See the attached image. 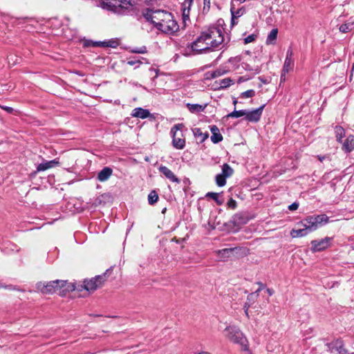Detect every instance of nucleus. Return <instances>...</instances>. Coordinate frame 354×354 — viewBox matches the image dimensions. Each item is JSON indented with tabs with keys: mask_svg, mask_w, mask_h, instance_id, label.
Here are the masks:
<instances>
[{
	"mask_svg": "<svg viewBox=\"0 0 354 354\" xmlns=\"http://www.w3.org/2000/svg\"><path fill=\"white\" fill-rule=\"evenodd\" d=\"M245 352V354H251L250 351H249V349L248 348V351H244Z\"/></svg>",
	"mask_w": 354,
	"mask_h": 354,
	"instance_id": "5fc2aeb1",
	"label": "nucleus"
},
{
	"mask_svg": "<svg viewBox=\"0 0 354 354\" xmlns=\"http://www.w3.org/2000/svg\"><path fill=\"white\" fill-rule=\"evenodd\" d=\"M256 36L254 35H248L244 39L245 44L252 42L255 40Z\"/></svg>",
	"mask_w": 354,
	"mask_h": 354,
	"instance_id": "37998d69",
	"label": "nucleus"
},
{
	"mask_svg": "<svg viewBox=\"0 0 354 354\" xmlns=\"http://www.w3.org/2000/svg\"><path fill=\"white\" fill-rule=\"evenodd\" d=\"M127 64H129V65H130V66H133V65H135V64H141V63H142V61H141L140 59H136V58H134V59H129V60L127 61ZM138 66H139V65H138V66H136V68H137V67H138Z\"/></svg>",
	"mask_w": 354,
	"mask_h": 354,
	"instance_id": "ea45409f",
	"label": "nucleus"
},
{
	"mask_svg": "<svg viewBox=\"0 0 354 354\" xmlns=\"http://www.w3.org/2000/svg\"><path fill=\"white\" fill-rule=\"evenodd\" d=\"M219 81H216L214 84L212 85V87L214 88V87H216L218 86Z\"/></svg>",
	"mask_w": 354,
	"mask_h": 354,
	"instance_id": "603ef678",
	"label": "nucleus"
},
{
	"mask_svg": "<svg viewBox=\"0 0 354 354\" xmlns=\"http://www.w3.org/2000/svg\"><path fill=\"white\" fill-rule=\"evenodd\" d=\"M88 354H95V353H88Z\"/></svg>",
	"mask_w": 354,
	"mask_h": 354,
	"instance_id": "052dcab7",
	"label": "nucleus"
},
{
	"mask_svg": "<svg viewBox=\"0 0 354 354\" xmlns=\"http://www.w3.org/2000/svg\"><path fill=\"white\" fill-rule=\"evenodd\" d=\"M319 159L320 161H323V160L324 159V157H319Z\"/></svg>",
	"mask_w": 354,
	"mask_h": 354,
	"instance_id": "4d7b16f0",
	"label": "nucleus"
},
{
	"mask_svg": "<svg viewBox=\"0 0 354 354\" xmlns=\"http://www.w3.org/2000/svg\"><path fill=\"white\" fill-rule=\"evenodd\" d=\"M313 219L312 216H308L300 222V225L306 227L310 232L315 231L317 228Z\"/></svg>",
	"mask_w": 354,
	"mask_h": 354,
	"instance_id": "6ab92c4d",
	"label": "nucleus"
},
{
	"mask_svg": "<svg viewBox=\"0 0 354 354\" xmlns=\"http://www.w3.org/2000/svg\"><path fill=\"white\" fill-rule=\"evenodd\" d=\"M259 297V294L257 292L250 293L247 298V301L248 304H250V306L254 303L257 298Z\"/></svg>",
	"mask_w": 354,
	"mask_h": 354,
	"instance_id": "4c0bfd02",
	"label": "nucleus"
},
{
	"mask_svg": "<svg viewBox=\"0 0 354 354\" xmlns=\"http://www.w3.org/2000/svg\"><path fill=\"white\" fill-rule=\"evenodd\" d=\"M207 105V104L202 105V104H190V103H187L186 104L188 110L192 113H197L203 112L205 109Z\"/></svg>",
	"mask_w": 354,
	"mask_h": 354,
	"instance_id": "4be33fe9",
	"label": "nucleus"
},
{
	"mask_svg": "<svg viewBox=\"0 0 354 354\" xmlns=\"http://www.w3.org/2000/svg\"><path fill=\"white\" fill-rule=\"evenodd\" d=\"M105 281L104 275H98L89 280L84 281V288L88 292H93Z\"/></svg>",
	"mask_w": 354,
	"mask_h": 354,
	"instance_id": "39448f33",
	"label": "nucleus"
},
{
	"mask_svg": "<svg viewBox=\"0 0 354 354\" xmlns=\"http://www.w3.org/2000/svg\"><path fill=\"white\" fill-rule=\"evenodd\" d=\"M246 113H247V110H239V111L234 110L232 113H229L227 115V117L228 118H240L241 116L245 117Z\"/></svg>",
	"mask_w": 354,
	"mask_h": 354,
	"instance_id": "72a5a7b5",
	"label": "nucleus"
},
{
	"mask_svg": "<svg viewBox=\"0 0 354 354\" xmlns=\"http://www.w3.org/2000/svg\"><path fill=\"white\" fill-rule=\"evenodd\" d=\"M192 2L193 0H185V1L182 3V17L185 23L189 19V12Z\"/></svg>",
	"mask_w": 354,
	"mask_h": 354,
	"instance_id": "f8f14e48",
	"label": "nucleus"
},
{
	"mask_svg": "<svg viewBox=\"0 0 354 354\" xmlns=\"http://www.w3.org/2000/svg\"><path fill=\"white\" fill-rule=\"evenodd\" d=\"M336 140L339 142H342V139L345 136L344 129L339 126H336L335 128Z\"/></svg>",
	"mask_w": 354,
	"mask_h": 354,
	"instance_id": "c85d7f7f",
	"label": "nucleus"
},
{
	"mask_svg": "<svg viewBox=\"0 0 354 354\" xmlns=\"http://www.w3.org/2000/svg\"><path fill=\"white\" fill-rule=\"evenodd\" d=\"M226 178L222 174H217L216 176V183L218 187H223L226 184Z\"/></svg>",
	"mask_w": 354,
	"mask_h": 354,
	"instance_id": "c9c22d12",
	"label": "nucleus"
},
{
	"mask_svg": "<svg viewBox=\"0 0 354 354\" xmlns=\"http://www.w3.org/2000/svg\"><path fill=\"white\" fill-rule=\"evenodd\" d=\"M248 221V218L243 213H237L232 217V222L235 225L245 224Z\"/></svg>",
	"mask_w": 354,
	"mask_h": 354,
	"instance_id": "5701e85b",
	"label": "nucleus"
},
{
	"mask_svg": "<svg viewBox=\"0 0 354 354\" xmlns=\"http://www.w3.org/2000/svg\"><path fill=\"white\" fill-rule=\"evenodd\" d=\"M100 6L118 15L126 14L131 6L127 0H102Z\"/></svg>",
	"mask_w": 354,
	"mask_h": 354,
	"instance_id": "7ed1b4c3",
	"label": "nucleus"
},
{
	"mask_svg": "<svg viewBox=\"0 0 354 354\" xmlns=\"http://www.w3.org/2000/svg\"><path fill=\"white\" fill-rule=\"evenodd\" d=\"M255 95V91L252 89L248 90L241 93L240 97L241 98H249L252 97Z\"/></svg>",
	"mask_w": 354,
	"mask_h": 354,
	"instance_id": "e433bc0d",
	"label": "nucleus"
},
{
	"mask_svg": "<svg viewBox=\"0 0 354 354\" xmlns=\"http://www.w3.org/2000/svg\"><path fill=\"white\" fill-rule=\"evenodd\" d=\"M244 10L242 9H239L236 11H234L233 8H231L232 13V24L234 25L237 23L235 20L240 17L243 14Z\"/></svg>",
	"mask_w": 354,
	"mask_h": 354,
	"instance_id": "2f4dec72",
	"label": "nucleus"
},
{
	"mask_svg": "<svg viewBox=\"0 0 354 354\" xmlns=\"http://www.w3.org/2000/svg\"><path fill=\"white\" fill-rule=\"evenodd\" d=\"M236 103H237V100H234L233 101V104H234V105H236Z\"/></svg>",
	"mask_w": 354,
	"mask_h": 354,
	"instance_id": "bf43d9fd",
	"label": "nucleus"
},
{
	"mask_svg": "<svg viewBox=\"0 0 354 354\" xmlns=\"http://www.w3.org/2000/svg\"><path fill=\"white\" fill-rule=\"evenodd\" d=\"M310 232L306 227H303V228L292 230L290 234L293 238H297L304 236Z\"/></svg>",
	"mask_w": 354,
	"mask_h": 354,
	"instance_id": "393cba45",
	"label": "nucleus"
},
{
	"mask_svg": "<svg viewBox=\"0 0 354 354\" xmlns=\"http://www.w3.org/2000/svg\"><path fill=\"white\" fill-rule=\"evenodd\" d=\"M223 73L221 71V70H216V71L212 72L211 76L212 78H216V77H218L222 75Z\"/></svg>",
	"mask_w": 354,
	"mask_h": 354,
	"instance_id": "49530a36",
	"label": "nucleus"
},
{
	"mask_svg": "<svg viewBox=\"0 0 354 354\" xmlns=\"http://www.w3.org/2000/svg\"><path fill=\"white\" fill-rule=\"evenodd\" d=\"M113 170L109 167H104L97 174V179L100 182L106 181L112 175Z\"/></svg>",
	"mask_w": 354,
	"mask_h": 354,
	"instance_id": "dca6fc26",
	"label": "nucleus"
},
{
	"mask_svg": "<svg viewBox=\"0 0 354 354\" xmlns=\"http://www.w3.org/2000/svg\"><path fill=\"white\" fill-rule=\"evenodd\" d=\"M240 252L245 254V249L241 247H235L218 250L215 252L221 261H226L228 258H230L232 253L235 252L236 254H238Z\"/></svg>",
	"mask_w": 354,
	"mask_h": 354,
	"instance_id": "423d86ee",
	"label": "nucleus"
},
{
	"mask_svg": "<svg viewBox=\"0 0 354 354\" xmlns=\"http://www.w3.org/2000/svg\"><path fill=\"white\" fill-rule=\"evenodd\" d=\"M267 292H268V293L269 294V295H273V293H274V290H272V289H270V288H268V289H267Z\"/></svg>",
	"mask_w": 354,
	"mask_h": 354,
	"instance_id": "3c124183",
	"label": "nucleus"
},
{
	"mask_svg": "<svg viewBox=\"0 0 354 354\" xmlns=\"http://www.w3.org/2000/svg\"><path fill=\"white\" fill-rule=\"evenodd\" d=\"M259 80H261V81L264 83V84H266L267 83V81L266 80H263L261 77H259Z\"/></svg>",
	"mask_w": 354,
	"mask_h": 354,
	"instance_id": "864d4df0",
	"label": "nucleus"
},
{
	"mask_svg": "<svg viewBox=\"0 0 354 354\" xmlns=\"http://www.w3.org/2000/svg\"><path fill=\"white\" fill-rule=\"evenodd\" d=\"M293 53L291 48H289L286 53V57L284 62L282 73L281 75V80H285L286 73L292 71L294 67V61L292 59Z\"/></svg>",
	"mask_w": 354,
	"mask_h": 354,
	"instance_id": "6e6552de",
	"label": "nucleus"
},
{
	"mask_svg": "<svg viewBox=\"0 0 354 354\" xmlns=\"http://www.w3.org/2000/svg\"><path fill=\"white\" fill-rule=\"evenodd\" d=\"M227 338L234 344H239L243 351H248V342L243 333L236 326H227L225 329Z\"/></svg>",
	"mask_w": 354,
	"mask_h": 354,
	"instance_id": "20e7f679",
	"label": "nucleus"
},
{
	"mask_svg": "<svg viewBox=\"0 0 354 354\" xmlns=\"http://www.w3.org/2000/svg\"><path fill=\"white\" fill-rule=\"evenodd\" d=\"M299 207V204L297 203H293L290 205H289L288 209L291 211H294L297 209Z\"/></svg>",
	"mask_w": 354,
	"mask_h": 354,
	"instance_id": "de8ad7c7",
	"label": "nucleus"
},
{
	"mask_svg": "<svg viewBox=\"0 0 354 354\" xmlns=\"http://www.w3.org/2000/svg\"><path fill=\"white\" fill-rule=\"evenodd\" d=\"M354 149V136L349 135L342 144V150L349 153Z\"/></svg>",
	"mask_w": 354,
	"mask_h": 354,
	"instance_id": "f3484780",
	"label": "nucleus"
},
{
	"mask_svg": "<svg viewBox=\"0 0 354 354\" xmlns=\"http://www.w3.org/2000/svg\"><path fill=\"white\" fill-rule=\"evenodd\" d=\"M234 84V81L227 77L223 80H219L218 86L216 87H214V90H220V89H224L227 87H229L230 85Z\"/></svg>",
	"mask_w": 354,
	"mask_h": 354,
	"instance_id": "bb28decb",
	"label": "nucleus"
},
{
	"mask_svg": "<svg viewBox=\"0 0 354 354\" xmlns=\"http://www.w3.org/2000/svg\"><path fill=\"white\" fill-rule=\"evenodd\" d=\"M210 131L212 132L211 140L213 143L216 144L223 140V136L217 126H210Z\"/></svg>",
	"mask_w": 354,
	"mask_h": 354,
	"instance_id": "2eb2a0df",
	"label": "nucleus"
},
{
	"mask_svg": "<svg viewBox=\"0 0 354 354\" xmlns=\"http://www.w3.org/2000/svg\"><path fill=\"white\" fill-rule=\"evenodd\" d=\"M131 115L135 118L145 119L150 115V112L147 109L138 107L133 110Z\"/></svg>",
	"mask_w": 354,
	"mask_h": 354,
	"instance_id": "aec40b11",
	"label": "nucleus"
},
{
	"mask_svg": "<svg viewBox=\"0 0 354 354\" xmlns=\"http://www.w3.org/2000/svg\"><path fill=\"white\" fill-rule=\"evenodd\" d=\"M277 34H278V30L276 28L272 29L268 35V37L266 39V44H273V42L277 39Z\"/></svg>",
	"mask_w": 354,
	"mask_h": 354,
	"instance_id": "7c9ffc66",
	"label": "nucleus"
},
{
	"mask_svg": "<svg viewBox=\"0 0 354 354\" xmlns=\"http://www.w3.org/2000/svg\"><path fill=\"white\" fill-rule=\"evenodd\" d=\"M144 17L165 34L172 35L179 29L173 15L167 10L148 8L144 13Z\"/></svg>",
	"mask_w": 354,
	"mask_h": 354,
	"instance_id": "f03ea898",
	"label": "nucleus"
},
{
	"mask_svg": "<svg viewBox=\"0 0 354 354\" xmlns=\"http://www.w3.org/2000/svg\"><path fill=\"white\" fill-rule=\"evenodd\" d=\"M332 238L325 237L321 240H313L311 241L312 250L313 252H320L327 248L330 245Z\"/></svg>",
	"mask_w": 354,
	"mask_h": 354,
	"instance_id": "1a4fd4ad",
	"label": "nucleus"
},
{
	"mask_svg": "<svg viewBox=\"0 0 354 354\" xmlns=\"http://www.w3.org/2000/svg\"><path fill=\"white\" fill-rule=\"evenodd\" d=\"M166 210H167V208H166V207H165V208L162 210V214H165V212H166Z\"/></svg>",
	"mask_w": 354,
	"mask_h": 354,
	"instance_id": "6e6d98bb",
	"label": "nucleus"
},
{
	"mask_svg": "<svg viewBox=\"0 0 354 354\" xmlns=\"http://www.w3.org/2000/svg\"><path fill=\"white\" fill-rule=\"evenodd\" d=\"M227 205L229 208H231V209H235L236 207V202L235 200H234L233 198H230L227 203Z\"/></svg>",
	"mask_w": 354,
	"mask_h": 354,
	"instance_id": "a19ab883",
	"label": "nucleus"
},
{
	"mask_svg": "<svg viewBox=\"0 0 354 354\" xmlns=\"http://www.w3.org/2000/svg\"><path fill=\"white\" fill-rule=\"evenodd\" d=\"M158 200V195L154 190L151 191L148 195V202L150 205L155 204Z\"/></svg>",
	"mask_w": 354,
	"mask_h": 354,
	"instance_id": "f704fd0d",
	"label": "nucleus"
},
{
	"mask_svg": "<svg viewBox=\"0 0 354 354\" xmlns=\"http://www.w3.org/2000/svg\"><path fill=\"white\" fill-rule=\"evenodd\" d=\"M204 7H203V12L205 11H209L210 8V0H203Z\"/></svg>",
	"mask_w": 354,
	"mask_h": 354,
	"instance_id": "c03bdc74",
	"label": "nucleus"
},
{
	"mask_svg": "<svg viewBox=\"0 0 354 354\" xmlns=\"http://www.w3.org/2000/svg\"><path fill=\"white\" fill-rule=\"evenodd\" d=\"M206 197L213 199L219 205H222L224 202L223 198L218 193L208 192L206 194Z\"/></svg>",
	"mask_w": 354,
	"mask_h": 354,
	"instance_id": "cd10ccee",
	"label": "nucleus"
},
{
	"mask_svg": "<svg viewBox=\"0 0 354 354\" xmlns=\"http://www.w3.org/2000/svg\"><path fill=\"white\" fill-rule=\"evenodd\" d=\"M193 133L199 140L200 142H204L209 137L208 133H203L200 128L194 129Z\"/></svg>",
	"mask_w": 354,
	"mask_h": 354,
	"instance_id": "a878e982",
	"label": "nucleus"
},
{
	"mask_svg": "<svg viewBox=\"0 0 354 354\" xmlns=\"http://www.w3.org/2000/svg\"><path fill=\"white\" fill-rule=\"evenodd\" d=\"M331 353L335 354H346V350L344 348L343 344L340 341H336L333 344H328Z\"/></svg>",
	"mask_w": 354,
	"mask_h": 354,
	"instance_id": "ddd939ff",
	"label": "nucleus"
},
{
	"mask_svg": "<svg viewBox=\"0 0 354 354\" xmlns=\"http://www.w3.org/2000/svg\"><path fill=\"white\" fill-rule=\"evenodd\" d=\"M58 164H59V162L57 161L56 160H53L48 161L46 162H42V163H40L37 166V171H45L50 168H52V167H54L58 165Z\"/></svg>",
	"mask_w": 354,
	"mask_h": 354,
	"instance_id": "412c9836",
	"label": "nucleus"
},
{
	"mask_svg": "<svg viewBox=\"0 0 354 354\" xmlns=\"http://www.w3.org/2000/svg\"><path fill=\"white\" fill-rule=\"evenodd\" d=\"M258 284L259 285V288L254 292H257L259 295V292L265 288V286L263 283H261V282H259Z\"/></svg>",
	"mask_w": 354,
	"mask_h": 354,
	"instance_id": "8fccbe9b",
	"label": "nucleus"
},
{
	"mask_svg": "<svg viewBox=\"0 0 354 354\" xmlns=\"http://www.w3.org/2000/svg\"><path fill=\"white\" fill-rule=\"evenodd\" d=\"M233 169L227 163H225L222 166V173L221 174L228 178L233 174Z\"/></svg>",
	"mask_w": 354,
	"mask_h": 354,
	"instance_id": "c756f323",
	"label": "nucleus"
},
{
	"mask_svg": "<svg viewBox=\"0 0 354 354\" xmlns=\"http://www.w3.org/2000/svg\"><path fill=\"white\" fill-rule=\"evenodd\" d=\"M0 108L8 113H12L14 112V109L10 106L0 105Z\"/></svg>",
	"mask_w": 354,
	"mask_h": 354,
	"instance_id": "a18cd8bd",
	"label": "nucleus"
},
{
	"mask_svg": "<svg viewBox=\"0 0 354 354\" xmlns=\"http://www.w3.org/2000/svg\"><path fill=\"white\" fill-rule=\"evenodd\" d=\"M57 281H52L47 283L39 282L37 283V288L42 293L50 294L58 290L56 283H59Z\"/></svg>",
	"mask_w": 354,
	"mask_h": 354,
	"instance_id": "9d476101",
	"label": "nucleus"
},
{
	"mask_svg": "<svg viewBox=\"0 0 354 354\" xmlns=\"http://www.w3.org/2000/svg\"><path fill=\"white\" fill-rule=\"evenodd\" d=\"M246 0H238V1H239L241 3L245 2Z\"/></svg>",
	"mask_w": 354,
	"mask_h": 354,
	"instance_id": "13d9d810",
	"label": "nucleus"
},
{
	"mask_svg": "<svg viewBox=\"0 0 354 354\" xmlns=\"http://www.w3.org/2000/svg\"><path fill=\"white\" fill-rule=\"evenodd\" d=\"M265 107V105H262L258 109H254L252 111H247V113L245 114V119L248 122H258L261 116L263 110Z\"/></svg>",
	"mask_w": 354,
	"mask_h": 354,
	"instance_id": "9b49d317",
	"label": "nucleus"
},
{
	"mask_svg": "<svg viewBox=\"0 0 354 354\" xmlns=\"http://www.w3.org/2000/svg\"><path fill=\"white\" fill-rule=\"evenodd\" d=\"M313 220L315 222V224L318 228L321 225L326 224L328 221V217L326 214H319L317 216H312Z\"/></svg>",
	"mask_w": 354,
	"mask_h": 354,
	"instance_id": "b1692460",
	"label": "nucleus"
},
{
	"mask_svg": "<svg viewBox=\"0 0 354 354\" xmlns=\"http://www.w3.org/2000/svg\"><path fill=\"white\" fill-rule=\"evenodd\" d=\"M58 282H63L56 283L57 289L61 290L63 294L67 292L73 291L75 290V286L71 283H68L65 280H57Z\"/></svg>",
	"mask_w": 354,
	"mask_h": 354,
	"instance_id": "4468645a",
	"label": "nucleus"
},
{
	"mask_svg": "<svg viewBox=\"0 0 354 354\" xmlns=\"http://www.w3.org/2000/svg\"><path fill=\"white\" fill-rule=\"evenodd\" d=\"M102 46H109V47H115L116 42L115 41H103L101 42Z\"/></svg>",
	"mask_w": 354,
	"mask_h": 354,
	"instance_id": "79ce46f5",
	"label": "nucleus"
},
{
	"mask_svg": "<svg viewBox=\"0 0 354 354\" xmlns=\"http://www.w3.org/2000/svg\"><path fill=\"white\" fill-rule=\"evenodd\" d=\"M250 307V304H248V302H245L244 306H243V309H244L245 313L247 317H249V315H248V309H249Z\"/></svg>",
	"mask_w": 354,
	"mask_h": 354,
	"instance_id": "09e8293b",
	"label": "nucleus"
},
{
	"mask_svg": "<svg viewBox=\"0 0 354 354\" xmlns=\"http://www.w3.org/2000/svg\"><path fill=\"white\" fill-rule=\"evenodd\" d=\"M218 23L217 25L209 26L201 33L192 44L193 51L203 53L218 48H221V46H223L224 28L221 24V20H218Z\"/></svg>",
	"mask_w": 354,
	"mask_h": 354,
	"instance_id": "f257e3e1",
	"label": "nucleus"
},
{
	"mask_svg": "<svg viewBox=\"0 0 354 354\" xmlns=\"http://www.w3.org/2000/svg\"><path fill=\"white\" fill-rule=\"evenodd\" d=\"M160 171L165 175L166 178L169 179L171 181L179 183L180 180L175 176V174L167 167L161 166L159 168Z\"/></svg>",
	"mask_w": 354,
	"mask_h": 354,
	"instance_id": "a211bd4d",
	"label": "nucleus"
},
{
	"mask_svg": "<svg viewBox=\"0 0 354 354\" xmlns=\"http://www.w3.org/2000/svg\"><path fill=\"white\" fill-rule=\"evenodd\" d=\"M131 52L134 53L145 54L147 52V50L145 46H142L140 48H133V50H131Z\"/></svg>",
	"mask_w": 354,
	"mask_h": 354,
	"instance_id": "58836bf2",
	"label": "nucleus"
},
{
	"mask_svg": "<svg viewBox=\"0 0 354 354\" xmlns=\"http://www.w3.org/2000/svg\"><path fill=\"white\" fill-rule=\"evenodd\" d=\"M353 28V23H346L341 25L339 28V30L340 32L346 33L351 31Z\"/></svg>",
	"mask_w": 354,
	"mask_h": 354,
	"instance_id": "473e14b6",
	"label": "nucleus"
},
{
	"mask_svg": "<svg viewBox=\"0 0 354 354\" xmlns=\"http://www.w3.org/2000/svg\"><path fill=\"white\" fill-rule=\"evenodd\" d=\"M183 127V124H175L171 130V133L173 137L172 144L173 146L178 149H183L185 146V140L180 138H176V131Z\"/></svg>",
	"mask_w": 354,
	"mask_h": 354,
	"instance_id": "0eeeda50",
	"label": "nucleus"
}]
</instances>
